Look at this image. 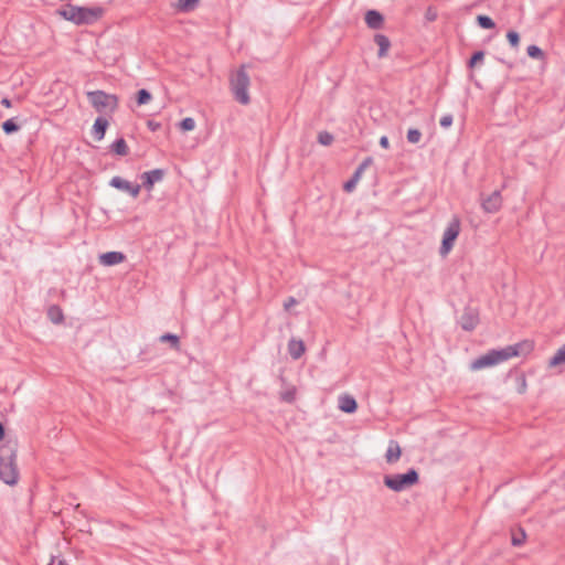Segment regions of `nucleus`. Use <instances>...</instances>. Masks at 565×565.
I'll list each match as a JSON object with an SVG mask.
<instances>
[{"label": "nucleus", "instance_id": "nucleus-32", "mask_svg": "<svg viewBox=\"0 0 565 565\" xmlns=\"http://www.w3.org/2000/svg\"><path fill=\"white\" fill-rule=\"evenodd\" d=\"M179 128L182 131H191L195 128V121L192 117H185L179 122Z\"/></svg>", "mask_w": 565, "mask_h": 565}, {"label": "nucleus", "instance_id": "nucleus-3", "mask_svg": "<svg viewBox=\"0 0 565 565\" xmlns=\"http://www.w3.org/2000/svg\"><path fill=\"white\" fill-rule=\"evenodd\" d=\"M105 13L103 7H79L67 3L57 10V14L76 25H90L97 22Z\"/></svg>", "mask_w": 565, "mask_h": 565}, {"label": "nucleus", "instance_id": "nucleus-1", "mask_svg": "<svg viewBox=\"0 0 565 565\" xmlns=\"http://www.w3.org/2000/svg\"><path fill=\"white\" fill-rule=\"evenodd\" d=\"M534 349L533 341L524 340L513 345H508L499 350H490L486 354L478 356L470 364V370L478 371L484 367L493 366L500 362L507 361L510 358L526 355Z\"/></svg>", "mask_w": 565, "mask_h": 565}, {"label": "nucleus", "instance_id": "nucleus-44", "mask_svg": "<svg viewBox=\"0 0 565 565\" xmlns=\"http://www.w3.org/2000/svg\"><path fill=\"white\" fill-rule=\"evenodd\" d=\"M58 565H66L65 561H60Z\"/></svg>", "mask_w": 565, "mask_h": 565}, {"label": "nucleus", "instance_id": "nucleus-35", "mask_svg": "<svg viewBox=\"0 0 565 565\" xmlns=\"http://www.w3.org/2000/svg\"><path fill=\"white\" fill-rule=\"evenodd\" d=\"M525 540V532L520 529V535L513 534L512 536V545L513 546H521L524 543Z\"/></svg>", "mask_w": 565, "mask_h": 565}, {"label": "nucleus", "instance_id": "nucleus-38", "mask_svg": "<svg viewBox=\"0 0 565 565\" xmlns=\"http://www.w3.org/2000/svg\"><path fill=\"white\" fill-rule=\"evenodd\" d=\"M296 303H297V300L294 297H288L284 302V308H285V310H289Z\"/></svg>", "mask_w": 565, "mask_h": 565}, {"label": "nucleus", "instance_id": "nucleus-14", "mask_svg": "<svg viewBox=\"0 0 565 565\" xmlns=\"http://www.w3.org/2000/svg\"><path fill=\"white\" fill-rule=\"evenodd\" d=\"M365 23L370 29L379 30L384 24V17L383 14L377 10H369L365 13Z\"/></svg>", "mask_w": 565, "mask_h": 565}, {"label": "nucleus", "instance_id": "nucleus-7", "mask_svg": "<svg viewBox=\"0 0 565 565\" xmlns=\"http://www.w3.org/2000/svg\"><path fill=\"white\" fill-rule=\"evenodd\" d=\"M460 233V220L458 217H454L447 225L441 239V245L439 248V253L443 256H446L454 247V244L459 236Z\"/></svg>", "mask_w": 565, "mask_h": 565}, {"label": "nucleus", "instance_id": "nucleus-8", "mask_svg": "<svg viewBox=\"0 0 565 565\" xmlns=\"http://www.w3.org/2000/svg\"><path fill=\"white\" fill-rule=\"evenodd\" d=\"M109 185L117 190L128 193L129 195H131L135 199L139 195L140 190H141L140 184L131 183L119 175L113 177L109 181Z\"/></svg>", "mask_w": 565, "mask_h": 565}, {"label": "nucleus", "instance_id": "nucleus-12", "mask_svg": "<svg viewBox=\"0 0 565 565\" xmlns=\"http://www.w3.org/2000/svg\"><path fill=\"white\" fill-rule=\"evenodd\" d=\"M502 206V196L499 190L493 191L490 195L482 199V209L487 213H495Z\"/></svg>", "mask_w": 565, "mask_h": 565}, {"label": "nucleus", "instance_id": "nucleus-9", "mask_svg": "<svg viewBox=\"0 0 565 565\" xmlns=\"http://www.w3.org/2000/svg\"><path fill=\"white\" fill-rule=\"evenodd\" d=\"M479 323V315L475 309L466 308L460 316L459 324L465 331H472Z\"/></svg>", "mask_w": 565, "mask_h": 565}, {"label": "nucleus", "instance_id": "nucleus-2", "mask_svg": "<svg viewBox=\"0 0 565 565\" xmlns=\"http://www.w3.org/2000/svg\"><path fill=\"white\" fill-rule=\"evenodd\" d=\"M17 454V440L8 439L0 446V479L9 486H14L19 480Z\"/></svg>", "mask_w": 565, "mask_h": 565}, {"label": "nucleus", "instance_id": "nucleus-26", "mask_svg": "<svg viewBox=\"0 0 565 565\" xmlns=\"http://www.w3.org/2000/svg\"><path fill=\"white\" fill-rule=\"evenodd\" d=\"M1 127L6 135H12L20 129V126L17 124L14 118L3 121Z\"/></svg>", "mask_w": 565, "mask_h": 565}, {"label": "nucleus", "instance_id": "nucleus-11", "mask_svg": "<svg viewBox=\"0 0 565 565\" xmlns=\"http://www.w3.org/2000/svg\"><path fill=\"white\" fill-rule=\"evenodd\" d=\"M164 175L166 171L159 168L146 171L141 174L142 184L140 185L150 191L153 188L154 183L160 182L164 178Z\"/></svg>", "mask_w": 565, "mask_h": 565}, {"label": "nucleus", "instance_id": "nucleus-30", "mask_svg": "<svg viewBox=\"0 0 565 565\" xmlns=\"http://www.w3.org/2000/svg\"><path fill=\"white\" fill-rule=\"evenodd\" d=\"M526 53L531 58L541 60L544 57V52L537 45L527 46Z\"/></svg>", "mask_w": 565, "mask_h": 565}, {"label": "nucleus", "instance_id": "nucleus-28", "mask_svg": "<svg viewBox=\"0 0 565 565\" xmlns=\"http://www.w3.org/2000/svg\"><path fill=\"white\" fill-rule=\"evenodd\" d=\"M507 39L509 44L514 49L518 50L520 45V34L516 31L510 30L507 33Z\"/></svg>", "mask_w": 565, "mask_h": 565}, {"label": "nucleus", "instance_id": "nucleus-39", "mask_svg": "<svg viewBox=\"0 0 565 565\" xmlns=\"http://www.w3.org/2000/svg\"><path fill=\"white\" fill-rule=\"evenodd\" d=\"M380 146L384 149H388L390 148V140L386 136H382L380 138Z\"/></svg>", "mask_w": 565, "mask_h": 565}, {"label": "nucleus", "instance_id": "nucleus-13", "mask_svg": "<svg viewBox=\"0 0 565 565\" xmlns=\"http://www.w3.org/2000/svg\"><path fill=\"white\" fill-rule=\"evenodd\" d=\"M126 255L122 252L111 250L99 255V263L104 266H115L122 263Z\"/></svg>", "mask_w": 565, "mask_h": 565}, {"label": "nucleus", "instance_id": "nucleus-25", "mask_svg": "<svg viewBox=\"0 0 565 565\" xmlns=\"http://www.w3.org/2000/svg\"><path fill=\"white\" fill-rule=\"evenodd\" d=\"M151 93L146 88L139 89L136 94V103L138 106L148 104L151 100Z\"/></svg>", "mask_w": 565, "mask_h": 565}, {"label": "nucleus", "instance_id": "nucleus-29", "mask_svg": "<svg viewBox=\"0 0 565 565\" xmlns=\"http://www.w3.org/2000/svg\"><path fill=\"white\" fill-rule=\"evenodd\" d=\"M406 138L409 143H418L422 139V132L417 128H409Z\"/></svg>", "mask_w": 565, "mask_h": 565}, {"label": "nucleus", "instance_id": "nucleus-33", "mask_svg": "<svg viewBox=\"0 0 565 565\" xmlns=\"http://www.w3.org/2000/svg\"><path fill=\"white\" fill-rule=\"evenodd\" d=\"M333 135L328 131H320L318 134V142L322 146H330L333 142Z\"/></svg>", "mask_w": 565, "mask_h": 565}, {"label": "nucleus", "instance_id": "nucleus-10", "mask_svg": "<svg viewBox=\"0 0 565 565\" xmlns=\"http://www.w3.org/2000/svg\"><path fill=\"white\" fill-rule=\"evenodd\" d=\"M373 162V159L372 157H366L360 164L359 167L356 168V170L354 171L353 175L351 177V179H349L344 184H343V190L345 192H351L353 191V189L355 188L358 181L360 180L362 173L364 172V170L371 166Z\"/></svg>", "mask_w": 565, "mask_h": 565}, {"label": "nucleus", "instance_id": "nucleus-5", "mask_svg": "<svg viewBox=\"0 0 565 565\" xmlns=\"http://www.w3.org/2000/svg\"><path fill=\"white\" fill-rule=\"evenodd\" d=\"M250 81L249 76L246 72V66L242 65L235 74L231 76L230 85L231 90L233 93V96L236 102H238L242 105H247L250 102L249 95H248V87H249Z\"/></svg>", "mask_w": 565, "mask_h": 565}, {"label": "nucleus", "instance_id": "nucleus-22", "mask_svg": "<svg viewBox=\"0 0 565 565\" xmlns=\"http://www.w3.org/2000/svg\"><path fill=\"white\" fill-rule=\"evenodd\" d=\"M565 363V343L555 352V354L550 359L548 366L555 367L559 364Z\"/></svg>", "mask_w": 565, "mask_h": 565}, {"label": "nucleus", "instance_id": "nucleus-23", "mask_svg": "<svg viewBox=\"0 0 565 565\" xmlns=\"http://www.w3.org/2000/svg\"><path fill=\"white\" fill-rule=\"evenodd\" d=\"M159 341L161 343H170V347L174 350L180 349V338L173 333H164L160 335Z\"/></svg>", "mask_w": 565, "mask_h": 565}, {"label": "nucleus", "instance_id": "nucleus-27", "mask_svg": "<svg viewBox=\"0 0 565 565\" xmlns=\"http://www.w3.org/2000/svg\"><path fill=\"white\" fill-rule=\"evenodd\" d=\"M477 23L480 28L486 30H491L495 26L494 21L489 15L484 14H479L477 17Z\"/></svg>", "mask_w": 565, "mask_h": 565}, {"label": "nucleus", "instance_id": "nucleus-36", "mask_svg": "<svg viewBox=\"0 0 565 565\" xmlns=\"http://www.w3.org/2000/svg\"><path fill=\"white\" fill-rule=\"evenodd\" d=\"M452 120H454L452 115L446 114L440 118L439 124L443 128L447 129L452 125Z\"/></svg>", "mask_w": 565, "mask_h": 565}, {"label": "nucleus", "instance_id": "nucleus-17", "mask_svg": "<svg viewBox=\"0 0 565 565\" xmlns=\"http://www.w3.org/2000/svg\"><path fill=\"white\" fill-rule=\"evenodd\" d=\"M305 343L302 340L290 339L288 342V353L294 360H298L305 353Z\"/></svg>", "mask_w": 565, "mask_h": 565}, {"label": "nucleus", "instance_id": "nucleus-4", "mask_svg": "<svg viewBox=\"0 0 565 565\" xmlns=\"http://www.w3.org/2000/svg\"><path fill=\"white\" fill-rule=\"evenodd\" d=\"M86 96L92 107L99 114H113L118 108L119 98L115 94L96 89L87 92Z\"/></svg>", "mask_w": 565, "mask_h": 565}, {"label": "nucleus", "instance_id": "nucleus-20", "mask_svg": "<svg viewBox=\"0 0 565 565\" xmlns=\"http://www.w3.org/2000/svg\"><path fill=\"white\" fill-rule=\"evenodd\" d=\"M110 151L114 152L115 154L117 156H127L128 152H129V148L127 146V142L124 138H118L116 139L111 145H110Z\"/></svg>", "mask_w": 565, "mask_h": 565}, {"label": "nucleus", "instance_id": "nucleus-19", "mask_svg": "<svg viewBox=\"0 0 565 565\" xmlns=\"http://www.w3.org/2000/svg\"><path fill=\"white\" fill-rule=\"evenodd\" d=\"M339 408L344 413L352 414L358 409V403L354 397L342 395L339 397Z\"/></svg>", "mask_w": 565, "mask_h": 565}, {"label": "nucleus", "instance_id": "nucleus-40", "mask_svg": "<svg viewBox=\"0 0 565 565\" xmlns=\"http://www.w3.org/2000/svg\"><path fill=\"white\" fill-rule=\"evenodd\" d=\"M0 104L7 108H10L12 106V102L8 97H3Z\"/></svg>", "mask_w": 565, "mask_h": 565}, {"label": "nucleus", "instance_id": "nucleus-6", "mask_svg": "<svg viewBox=\"0 0 565 565\" xmlns=\"http://www.w3.org/2000/svg\"><path fill=\"white\" fill-rule=\"evenodd\" d=\"M419 481V475L416 469L411 468L405 473L385 475L383 483L388 489L401 492L404 491Z\"/></svg>", "mask_w": 565, "mask_h": 565}, {"label": "nucleus", "instance_id": "nucleus-37", "mask_svg": "<svg viewBox=\"0 0 565 565\" xmlns=\"http://www.w3.org/2000/svg\"><path fill=\"white\" fill-rule=\"evenodd\" d=\"M147 127H148V128H149V130H151V131H157V130H159V129L161 128V124H160V122H158V121H154V120H152V119H149V120L147 121Z\"/></svg>", "mask_w": 565, "mask_h": 565}, {"label": "nucleus", "instance_id": "nucleus-43", "mask_svg": "<svg viewBox=\"0 0 565 565\" xmlns=\"http://www.w3.org/2000/svg\"><path fill=\"white\" fill-rule=\"evenodd\" d=\"M6 429L2 423H0V441L4 438Z\"/></svg>", "mask_w": 565, "mask_h": 565}, {"label": "nucleus", "instance_id": "nucleus-34", "mask_svg": "<svg viewBox=\"0 0 565 565\" xmlns=\"http://www.w3.org/2000/svg\"><path fill=\"white\" fill-rule=\"evenodd\" d=\"M296 398L295 390H288L286 392L280 393V399L287 403H292Z\"/></svg>", "mask_w": 565, "mask_h": 565}, {"label": "nucleus", "instance_id": "nucleus-24", "mask_svg": "<svg viewBox=\"0 0 565 565\" xmlns=\"http://www.w3.org/2000/svg\"><path fill=\"white\" fill-rule=\"evenodd\" d=\"M200 0H178V9L181 12H190L195 9Z\"/></svg>", "mask_w": 565, "mask_h": 565}, {"label": "nucleus", "instance_id": "nucleus-15", "mask_svg": "<svg viewBox=\"0 0 565 565\" xmlns=\"http://www.w3.org/2000/svg\"><path fill=\"white\" fill-rule=\"evenodd\" d=\"M108 126L109 122L105 117L99 116L95 119L93 125V135L97 141H100L105 137Z\"/></svg>", "mask_w": 565, "mask_h": 565}, {"label": "nucleus", "instance_id": "nucleus-18", "mask_svg": "<svg viewBox=\"0 0 565 565\" xmlns=\"http://www.w3.org/2000/svg\"><path fill=\"white\" fill-rule=\"evenodd\" d=\"M374 42L379 45L377 56L380 58L385 57L391 47L390 39L384 34L377 33L374 35Z\"/></svg>", "mask_w": 565, "mask_h": 565}, {"label": "nucleus", "instance_id": "nucleus-31", "mask_svg": "<svg viewBox=\"0 0 565 565\" xmlns=\"http://www.w3.org/2000/svg\"><path fill=\"white\" fill-rule=\"evenodd\" d=\"M484 58V52L483 51H476L470 56L468 61V67L473 68L479 62H482Z\"/></svg>", "mask_w": 565, "mask_h": 565}, {"label": "nucleus", "instance_id": "nucleus-41", "mask_svg": "<svg viewBox=\"0 0 565 565\" xmlns=\"http://www.w3.org/2000/svg\"><path fill=\"white\" fill-rule=\"evenodd\" d=\"M525 388H526V383H525V379L524 377H521V384L518 388L519 393H524L525 392Z\"/></svg>", "mask_w": 565, "mask_h": 565}, {"label": "nucleus", "instance_id": "nucleus-16", "mask_svg": "<svg viewBox=\"0 0 565 565\" xmlns=\"http://www.w3.org/2000/svg\"><path fill=\"white\" fill-rule=\"evenodd\" d=\"M402 455V449L399 444L396 440H390L388 447L385 454V459L388 463H395L399 460Z\"/></svg>", "mask_w": 565, "mask_h": 565}, {"label": "nucleus", "instance_id": "nucleus-42", "mask_svg": "<svg viewBox=\"0 0 565 565\" xmlns=\"http://www.w3.org/2000/svg\"><path fill=\"white\" fill-rule=\"evenodd\" d=\"M426 18L429 20V21H434L436 19V13L435 12H431V9L429 8L427 13H426Z\"/></svg>", "mask_w": 565, "mask_h": 565}, {"label": "nucleus", "instance_id": "nucleus-21", "mask_svg": "<svg viewBox=\"0 0 565 565\" xmlns=\"http://www.w3.org/2000/svg\"><path fill=\"white\" fill-rule=\"evenodd\" d=\"M47 318L55 324L62 323L64 321V313L61 307L57 305L50 306L47 309Z\"/></svg>", "mask_w": 565, "mask_h": 565}]
</instances>
